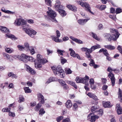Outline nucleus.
I'll return each mask as SVG.
<instances>
[{"instance_id": "obj_4", "label": "nucleus", "mask_w": 122, "mask_h": 122, "mask_svg": "<svg viewBox=\"0 0 122 122\" xmlns=\"http://www.w3.org/2000/svg\"><path fill=\"white\" fill-rule=\"evenodd\" d=\"M0 30L3 32L7 33L6 36L8 38H12V39L14 40L17 39L16 37L14 35L8 33L10 32L9 30L7 29L6 27L0 26Z\"/></svg>"}, {"instance_id": "obj_17", "label": "nucleus", "mask_w": 122, "mask_h": 122, "mask_svg": "<svg viewBox=\"0 0 122 122\" xmlns=\"http://www.w3.org/2000/svg\"><path fill=\"white\" fill-rule=\"evenodd\" d=\"M104 37L108 39V41H110L113 40V36L108 33H105L103 34Z\"/></svg>"}, {"instance_id": "obj_27", "label": "nucleus", "mask_w": 122, "mask_h": 122, "mask_svg": "<svg viewBox=\"0 0 122 122\" xmlns=\"http://www.w3.org/2000/svg\"><path fill=\"white\" fill-rule=\"evenodd\" d=\"M1 10L2 11L6 13L12 14L14 13L13 12L9 10H5V8L4 7H2Z\"/></svg>"}, {"instance_id": "obj_10", "label": "nucleus", "mask_w": 122, "mask_h": 122, "mask_svg": "<svg viewBox=\"0 0 122 122\" xmlns=\"http://www.w3.org/2000/svg\"><path fill=\"white\" fill-rule=\"evenodd\" d=\"M56 36H54L51 37L52 40L56 42H62V40L60 39L59 38L60 36V33L59 31L57 30L56 31Z\"/></svg>"}, {"instance_id": "obj_44", "label": "nucleus", "mask_w": 122, "mask_h": 122, "mask_svg": "<svg viewBox=\"0 0 122 122\" xmlns=\"http://www.w3.org/2000/svg\"><path fill=\"white\" fill-rule=\"evenodd\" d=\"M24 101V99L23 97L21 96H20L19 97V100H18V102L20 103L23 102Z\"/></svg>"}, {"instance_id": "obj_45", "label": "nucleus", "mask_w": 122, "mask_h": 122, "mask_svg": "<svg viewBox=\"0 0 122 122\" xmlns=\"http://www.w3.org/2000/svg\"><path fill=\"white\" fill-rule=\"evenodd\" d=\"M45 1L47 5L50 6L51 5V0H45Z\"/></svg>"}, {"instance_id": "obj_12", "label": "nucleus", "mask_w": 122, "mask_h": 122, "mask_svg": "<svg viewBox=\"0 0 122 122\" xmlns=\"http://www.w3.org/2000/svg\"><path fill=\"white\" fill-rule=\"evenodd\" d=\"M25 21L22 18L17 19L15 22V24L18 26L24 25L25 24Z\"/></svg>"}, {"instance_id": "obj_6", "label": "nucleus", "mask_w": 122, "mask_h": 122, "mask_svg": "<svg viewBox=\"0 0 122 122\" xmlns=\"http://www.w3.org/2000/svg\"><path fill=\"white\" fill-rule=\"evenodd\" d=\"M108 71L110 72L108 74V76L110 78L112 82V85L113 86L115 84V79L114 77V74L111 72L112 71V69L110 67H108L107 69Z\"/></svg>"}, {"instance_id": "obj_38", "label": "nucleus", "mask_w": 122, "mask_h": 122, "mask_svg": "<svg viewBox=\"0 0 122 122\" xmlns=\"http://www.w3.org/2000/svg\"><path fill=\"white\" fill-rule=\"evenodd\" d=\"M17 47L18 48V49L20 51H23L25 50L24 46L22 45H18L17 46Z\"/></svg>"}, {"instance_id": "obj_60", "label": "nucleus", "mask_w": 122, "mask_h": 122, "mask_svg": "<svg viewBox=\"0 0 122 122\" xmlns=\"http://www.w3.org/2000/svg\"><path fill=\"white\" fill-rule=\"evenodd\" d=\"M73 107L75 109H76L78 108V106L76 103H74L73 105Z\"/></svg>"}, {"instance_id": "obj_28", "label": "nucleus", "mask_w": 122, "mask_h": 122, "mask_svg": "<svg viewBox=\"0 0 122 122\" xmlns=\"http://www.w3.org/2000/svg\"><path fill=\"white\" fill-rule=\"evenodd\" d=\"M24 46L25 50L26 51H29V49L30 48L29 44L28 43L26 42L24 44Z\"/></svg>"}, {"instance_id": "obj_20", "label": "nucleus", "mask_w": 122, "mask_h": 122, "mask_svg": "<svg viewBox=\"0 0 122 122\" xmlns=\"http://www.w3.org/2000/svg\"><path fill=\"white\" fill-rule=\"evenodd\" d=\"M25 66L27 71H29V72L30 73L32 74H35L36 72L33 69L31 68L29 66L27 65H26Z\"/></svg>"}, {"instance_id": "obj_19", "label": "nucleus", "mask_w": 122, "mask_h": 122, "mask_svg": "<svg viewBox=\"0 0 122 122\" xmlns=\"http://www.w3.org/2000/svg\"><path fill=\"white\" fill-rule=\"evenodd\" d=\"M92 98L94 100L93 101H92V104L96 105L97 104L98 99L96 95L94 94L92 95Z\"/></svg>"}, {"instance_id": "obj_7", "label": "nucleus", "mask_w": 122, "mask_h": 122, "mask_svg": "<svg viewBox=\"0 0 122 122\" xmlns=\"http://www.w3.org/2000/svg\"><path fill=\"white\" fill-rule=\"evenodd\" d=\"M23 29L25 30V32L27 34L32 38L34 37V36L37 33L36 31L31 28L25 29L23 28Z\"/></svg>"}, {"instance_id": "obj_53", "label": "nucleus", "mask_w": 122, "mask_h": 122, "mask_svg": "<svg viewBox=\"0 0 122 122\" xmlns=\"http://www.w3.org/2000/svg\"><path fill=\"white\" fill-rule=\"evenodd\" d=\"M117 48L119 52L122 54V46L119 45L118 46Z\"/></svg>"}, {"instance_id": "obj_61", "label": "nucleus", "mask_w": 122, "mask_h": 122, "mask_svg": "<svg viewBox=\"0 0 122 122\" xmlns=\"http://www.w3.org/2000/svg\"><path fill=\"white\" fill-rule=\"evenodd\" d=\"M47 51L48 55H49L50 54L52 53L53 52L52 51L49 49L47 50Z\"/></svg>"}, {"instance_id": "obj_33", "label": "nucleus", "mask_w": 122, "mask_h": 122, "mask_svg": "<svg viewBox=\"0 0 122 122\" xmlns=\"http://www.w3.org/2000/svg\"><path fill=\"white\" fill-rule=\"evenodd\" d=\"M41 106V103H38L36 106L35 108L34 109L36 111H38L39 109L40 108Z\"/></svg>"}, {"instance_id": "obj_22", "label": "nucleus", "mask_w": 122, "mask_h": 122, "mask_svg": "<svg viewBox=\"0 0 122 122\" xmlns=\"http://www.w3.org/2000/svg\"><path fill=\"white\" fill-rule=\"evenodd\" d=\"M67 7L69 9L74 12L76 11L77 8L75 6H72L71 5H68L67 6Z\"/></svg>"}, {"instance_id": "obj_21", "label": "nucleus", "mask_w": 122, "mask_h": 122, "mask_svg": "<svg viewBox=\"0 0 122 122\" xmlns=\"http://www.w3.org/2000/svg\"><path fill=\"white\" fill-rule=\"evenodd\" d=\"M65 106L66 107L68 108H71L72 106V104L70 100H68L65 104Z\"/></svg>"}, {"instance_id": "obj_43", "label": "nucleus", "mask_w": 122, "mask_h": 122, "mask_svg": "<svg viewBox=\"0 0 122 122\" xmlns=\"http://www.w3.org/2000/svg\"><path fill=\"white\" fill-rule=\"evenodd\" d=\"M118 94L119 98L122 97V91L120 88H119L118 89Z\"/></svg>"}, {"instance_id": "obj_59", "label": "nucleus", "mask_w": 122, "mask_h": 122, "mask_svg": "<svg viewBox=\"0 0 122 122\" xmlns=\"http://www.w3.org/2000/svg\"><path fill=\"white\" fill-rule=\"evenodd\" d=\"M98 114L100 115L101 116H102L103 114V110L102 109L99 110V111H98Z\"/></svg>"}, {"instance_id": "obj_14", "label": "nucleus", "mask_w": 122, "mask_h": 122, "mask_svg": "<svg viewBox=\"0 0 122 122\" xmlns=\"http://www.w3.org/2000/svg\"><path fill=\"white\" fill-rule=\"evenodd\" d=\"M80 5L83 7H85L86 8V10L88 11L90 13H92V12L90 10L91 8L88 4L86 3H84L81 2V4H80Z\"/></svg>"}, {"instance_id": "obj_46", "label": "nucleus", "mask_w": 122, "mask_h": 122, "mask_svg": "<svg viewBox=\"0 0 122 122\" xmlns=\"http://www.w3.org/2000/svg\"><path fill=\"white\" fill-rule=\"evenodd\" d=\"M66 73L67 74H71L72 72V71L70 69L66 68L65 70Z\"/></svg>"}, {"instance_id": "obj_54", "label": "nucleus", "mask_w": 122, "mask_h": 122, "mask_svg": "<svg viewBox=\"0 0 122 122\" xmlns=\"http://www.w3.org/2000/svg\"><path fill=\"white\" fill-rule=\"evenodd\" d=\"M75 41L79 44H82L83 43L80 40H78L76 38L75 40Z\"/></svg>"}, {"instance_id": "obj_39", "label": "nucleus", "mask_w": 122, "mask_h": 122, "mask_svg": "<svg viewBox=\"0 0 122 122\" xmlns=\"http://www.w3.org/2000/svg\"><path fill=\"white\" fill-rule=\"evenodd\" d=\"M92 66H93L94 68L96 69L99 67V66L95 64L93 60L92 59Z\"/></svg>"}, {"instance_id": "obj_18", "label": "nucleus", "mask_w": 122, "mask_h": 122, "mask_svg": "<svg viewBox=\"0 0 122 122\" xmlns=\"http://www.w3.org/2000/svg\"><path fill=\"white\" fill-rule=\"evenodd\" d=\"M116 108L117 109V113L118 114H122V108L120 107L119 104H117L116 105Z\"/></svg>"}, {"instance_id": "obj_49", "label": "nucleus", "mask_w": 122, "mask_h": 122, "mask_svg": "<svg viewBox=\"0 0 122 122\" xmlns=\"http://www.w3.org/2000/svg\"><path fill=\"white\" fill-rule=\"evenodd\" d=\"M61 62L62 64H63L66 62L67 60L66 59L62 57H61Z\"/></svg>"}, {"instance_id": "obj_1", "label": "nucleus", "mask_w": 122, "mask_h": 122, "mask_svg": "<svg viewBox=\"0 0 122 122\" xmlns=\"http://www.w3.org/2000/svg\"><path fill=\"white\" fill-rule=\"evenodd\" d=\"M51 68L55 75L59 76L61 78H63L65 76L64 71L61 66H58L56 67L53 66L51 67Z\"/></svg>"}, {"instance_id": "obj_62", "label": "nucleus", "mask_w": 122, "mask_h": 122, "mask_svg": "<svg viewBox=\"0 0 122 122\" xmlns=\"http://www.w3.org/2000/svg\"><path fill=\"white\" fill-rule=\"evenodd\" d=\"M115 9L114 8H111L110 9V12L112 13H113L115 11Z\"/></svg>"}, {"instance_id": "obj_58", "label": "nucleus", "mask_w": 122, "mask_h": 122, "mask_svg": "<svg viewBox=\"0 0 122 122\" xmlns=\"http://www.w3.org/2000/svg\"><path fill=\"white\" fill-rule=\"evenodd\" d=\"M70 119L69 118H66L63 120L62 122H70Z\"/></svg>"}, {"instance_id": "obj_8", "label": "nucleus", "mask_w": 122, "mask_h": 122, "mask_svg": "<svg viewBox=\"0 0 122 122\" xmlns=\"http://www.w3.org/2000/svg\"><path fill=\"white\" fill-rule=\"evenodd\" d=\"M32 58V57H30L24 54H22L19 57L20 60L25 62H26Z\"/></svg>"}, {"instance_id": "obj_23", "label": "nucleus", "mask_w": 122, "mask_h": 122, "mask_svg": "<svg viewBox=\"0 0 122 122\" xmlns=\"http://www.w3.org/2000/svg\"><path fill=\"white\" fill-rule=\"evenodd\" d=\"M63 6L61 5H58L55 4L54 8L56 10L59 11L63 8Z\"/></svg>"}, {"instance_id": "obj_47", "label": "nucleus", "mask_w": 122, "mask_h": 122, "mask_svg": "<svg viewBox=\"0 0 122 122\" xmlns=\"http://www.w3.org/2000/svg\"><path fill=\"white\" fill-rule=\"evenodd\" d=\"M122 12V10L120 8H118L116 9V13L118 14Z\"/></svg>"}, {"instance_id": "obj_13", "label": "nucleus", "mask_w": 122, "mask_h": 122, "mask_svg": "<svg viewBox=\"0 0 122 122\" xmlns=\"http://www.w3.org/2000/svg\"><path fill=\"white\" fill-rule=\"evenodd\" d=\"M69 51H70L71 55L73 57H76L79 59H80V56L77 54H76L75 51L72 48H70L69 49Z\"/></svg>"}, {"instance_id": "obj_35", "label": "nucleus", "mask_w": 122, "mask_h": 122, "mask_svg": "<svg viewBox=\"0 0 122 122\" xmlns=\"http://www.w3.org/2000/svg\"><path fill=\"white\" fill-rule=\"evenodd\" d=\"M24 89L26 93H30L31 92V90L29 88V87H24Z\"/></svg>"}, {"instance_id": "obj_30", "label": "nucleus", "mask_w": 122, "mask_h": 122, "mask_svg": "<svg viewBox=\"0 0 122 122\" xmlns=\"http://www.w3.org/2000/svg\"><path fill=\"white\" fill-rule=\"evenodd\" d=\"M5 51L8 53H11L14 51V50L12 48L6 47L5 49Z\"/></svg>"}, {"instance_id": "obj_29", "label": "nucleus", "mask_w": 122, "mask_h": 122, "mask_svg": "<svg viewBox=\"0 0 122 122\" xmlns=\"http://www.w3.org/2000/svg\"><path fill=\"white\" fill-rule=\"evenodd\" d=\"M67 83L73 86L76 89H77V86L76 85L75 83L74 82L72 81H68Z\"/></svg>"}, {"instance_id": "obj_15", "label": "nucleus", "mask_w": 122, "mask_h": 122, "mask_svg": "<svg viewBox=\"0 0 122 122\" xmlns=\"http://www.w3.org/2000/svg\"><path fill=\"white\" fill-rule=\"evenodd\" d=\"M90 18H88L87 19H81L78 20V22L79 24L83 25L88 20H90Z\"/></svg>"}, {"instance_id": "obj_52", "label": "nucleus", "mask_w": 122, "mask_h": 122, "mask_svg": "<svg viewBox=\"0 0 122 122\" xmlns=\"http://www.w3.org/2000/svg\"><path fill=\"white\" fill-rule=\"evenodd\" d=\"M87 120L90 121L92 120V113H90L88 116L87 117Z\"/></svg>"}, {"instance_id": "obj_41", "label": "nucleus", "mask_w": 122, "mask_h": 122, "mask_svg": "<svg viewBox=\"0 0 122 122\" xmlns=\"http://www.w3.org/2000/svg\"><path fill=\"white\" fill-rule=\"evenodd\" d=\"M29 51H30V53L32 55L33 54L35 53L34 48L32 46L30 47Z\"/></svg>"}, {"instance_id": "obj_11", "label": "nucleus", "mask_w": 122, "mask_h": 122, "mask_svg": "<svg viewBox=\"0 0 122 122\" xmlns=\"http://www.w3.org/2000/svg\"><path fill=\"white\" fill-rule=\"evenodd\" d=\"M91 48H92L90 49H88L87 48L84 47L81 48V50L83 51H86L85 53L86 57L90 58L91 55L90 53L92 52Z\"/></svg>"}, {"instance_id": "obj_51", "label": "nucleus", "mask_w": 122, "mask_h": 122, "mask_svg": "<svg viewBox=\"0 0 122 122\" xmlns=\"http://www.w3.org/2000/svg\"><path fill=\"white\" fill-rule=\"evenodd\" d=\"M99 7V9L101 10H102L105 9L106 7V6L105 5H100Z\"/></svg>"}, {"instance_id": "obj_32", "label": "nucleus", "mask_w": 122, "mask_h": 122, "mask_svg": "<svg viewBox=\"0 0 122 122\" xmlns=\"http://www.w3.org/2000/svg\"><path fill=\"white\" fill-rule=\"evenodd\" d=\"M58 12H59L60 14L62 16H65L66 15V13L65 11L64 10H62L61 9Z\"/></svg>"}, {"instance_id": "obj_55", "label": "nucleus", "mask_w": 122, "mask_h": 122, "mask_svg": "<svg viewBox=\"0 0 122 122\" xmlns=\"http://www.w3.org/2000/svg\"><path fill=\"white\" fill-rule=\"evenodd\" d=\"M63 118V116L59 117L57 118V121L58 122H59Z\"/></svg>"}, {"instance_id": "obj_3", "label": "nucleus", "mask_w": 122, "mask_h": 122, "mask_svg": "<svg viewBox=\"0 0 122 122\" xmlns=\"http://www.w3.org/2000/svg\"><path fill=\"white\" fill-rule=\"evenodd\" d=\"M89 79V77L86 75L85 77L83 78L77 77L75 80L77 83H82L85 84L84 88L86 90L88 91L89 88L87 86L89 85L88 80Z\"/></svg>"}, {"instance_id": "obj_48", "label": "nucleus", "mask_w": 122, "mask_h": 122, "mask_svg": "<svg viewBox=\"0 0 122 122\" xmlns=\"http://www.w3.org/2000/svg\"><path fill=\"white\" fill-rule=\"evenodd\" d=\"M45 113V111L44 110V109L43 108H41L39 111V114L42 115Z\"/></svg>"}, {"instance_id": "obj_36", "label": "nucleus", "mask_w": 122, "mask_h": 122, "mask_svg": "<svg viewBox=\"0 0 122 122\" xmlns=\"http://www.w3.org/2000/svg\"><path fill=\"white\" fill-rule=\"evenodd\" d=\"M99 118V117L96 115H95L92 116V122H95L96 119Z\"/></svg>"}, {"instance_id": "obj_9", "label": "nucleus", "mask_w": 122, "mask_h": 122, "mask_svg": "<svg viewBox=\"0 0 122 122\" xmlns=\"http://www.w3.org/2000/svg\"><path fill=\"white\" fill-rule=\"evenodd\" d=\"M110 31L112 33H114V34H112L113 40H116L118 38L120 35V34L118 32V31L114 28L111 29Z\"/></svg>"}, {"instance_id": "obj_2", "label": "nucleus", "mask_w": 122, "mask_h": 122, "mask_svg": "<svg viewBox=\"0 0 122 122\" xmlns=\"http://www.w3.org/2000/svg\"><path fill=\"white\" fill-rule=\"evenodd\" d=\"M37 61L35 62V67L36 68H38L41 67L42 66V64H44L46 62L47 60L44 59L42 58L41 55L38 54L37 55Z\"/></svg>"}, {"instance_id": "obj_40", "label": "nucleus", "mask_w": 122, "mask_h": 122, "mask_svg": "<svg viewBox=\"0 0 122 122\" xmlns=\"http://www.w3.org/2000/svg\"><path fill=\"white\" fill-rule=\"evenodd\" d=\"M3 56L7 59H9L10 58V56L9 54L5 53H3Z\"/></svg>"}, {"instance_id": "obj_34", "label": "nucleus", "mask_w": 122, "mask_h": 122, "mask_svg": "<svg viewBox=\"0 0 122 122\" xmlns=\"http://www.w3.org/2000/svg\"><path fill=\"white\" fill-rule=\"evenodd\" d=\"M101 48L100 45L99 44H97L96 45L92 46V51Z\"/></svg>"}, {"instance_id": "obj_16", "label": "nucleus", "mask_w": 122, "mask_h": 122, "mask_svg": "<svg viewBox=\"0 0 122 122\" xmlns=\"http://www.w3.org/2000/svg\"><path fill=\"white\" fill-rule=\"evenodd\" d=\"M38 97L39 100L42 104H43L45 102L44 98L43 96L40 93L38 94Z\"/></svg>"}, {"instance_id": "obj_26", "label": "nucleus", "mask_w": 122, "mask_h": 122, "mask_svg": "<svg viewBox=\"0 0 122 122\" xmlns=\"http://www.w3.org/2000/svg\"><path fill=\"white\" fill-rule=\"evenodd\" d=\"M104 46L107 49L110 50H114L115 48V47L114 46L110 45H105Z\"/></svg>"}, {"instance_id": "obj_63", "label": "nucleus", "mask_w": 122, "mask_h": 122, "mask_svg": "<svg viewBox=\"0 0 122 122\" xmlns=\"http://www.w3.org/2000/svg\"><path fill=\"white\" fill-rule=\"evenodd\" d=\"M69 39V38L67 36L64 37L63 38V40L64 41H66L68 40Z\"/></svg>"}, {"instance_id": "obj_57", "label": "nucleus", "mask_w": 122, "mask_h": 122, "mask_svg": "<svg viewBox=\"0 0 122 122\" xmlns=\"http://www.w3.org/2000/svg\"><path fill=\"white\" fill-rule=\"evenodd\" d=\"M103 25L102 24H100L98 26V29L99 30H101L102 29Z\"/></svg>"}, {"instance_id": "obj_25", "label": "nucleus", "mask_w": 122, "mask_h": 122, "mask_svg": "<svg viewBox=\"0 0 122 122\" xmlns=\"http://www.w3.org/2000/svg\"><path fill=\"white\" fill-rule=\"evenodd\" d=\"M103 105L105 107H111L110 103L109 102H105L103 103Z\"/></svg>"}, {"instance_id": "obj_50", "label": "nucleus", "mask_w": 122, "mask_h": 122, "mask_svg": "<svg viewBox=\"0 0 122 122\" xmlns=\"http://www.w3.org/2000/svg\"><path fill=\"white\" fill-rule=\"evenodd\" d=\"M10 108H5L3 109L2 110V111L3 112H9L10 110Z\"/></svg>"}, {"instance_id": "obj_42", "label": "nucleus", "mask_w": 122, "mask_h": 122, "mask_svg": "<svg viewBox=\"0 0 122 122\" xmlns=\"http://www.w3.org/2000/svg\"><path fill=\"white\" fill-rule=\"evenodd\" d=\"M57 51L59 54L62 56L63 55V53L65 52V51L64 50H61L59 49H57Z\"/></svg>"}, {"instance_id": "obj_56", "label": "nucleus", "mask_w": 122, "mask_h": 122, "mask_svg": "<svg viewBox=\"0 0 122 122\" xmlns=\"http://www.w3.org/2000/svg\"><path fill=\"white\" fill-rule=\"evenodd\" d=\"M103 53L106 56H109V54L108 53L107 50L106 49L104 50Z\"/></svg>"}, {"instance_id": "obj_5", "label": "nucleus", "mask_w": 122, "mask_h": 122, "mask_svg": "<svg viewBox=\"0 0 122 122\" xmlns=\"http://www.w3.org/2000/svg\"><path fill=\"white\" fill-rule=\"evenodd\" d=\"M48 11H47L48 15V16H50L51 19L53 22L56 21L55 17L56 16V14L54 11L51 9V8L50 7H48Z\"/></svg>"}, {"instance_id": "obj_37", "label": "nucleus", "mask_w": 122, "mask_h": 122, "mask_svg": "<svg viewBox=\"0 0 122 122\" xmlns=\"http://www.w3.org/2000/svg\"><path fill=\"white\" fill-rule=\"evenodd\" d=\"M56 80L57 79L56 78L52 77H51L49 79V81H47L46 83L47 84H48L51 82L56 81Z\"/></svg>"}, {"instance_id": "obj_31", "label": "nucleus", "mask_w": 122, "mask_h": 122, "mask_svg": "<svg viewBox=\"0 0 122 122\" xmlns=\"http://www.w3.org/2000/svg\"><path fill=\"white\" fill-rule=\"evenodd\" d=\"M92 37L93 38L96 40L99 41L100 40V39L97 36V35L95 33L92 32Z\"/></svg>"}, {"instance_id": "obj_24", "label": "nucleus", "mask_w": 122, "mask_h": 122, "mask_svg": "<svg viewBox=\"0 0 122 122\" xmlns=\"http://www.w3.org/2000/svg\"><path fill=\"white\" fill-rule=\"evenodd\" d=\"M98 111H99V109L97 105L92 106V114L98 112Z\"/></svg>"}, {"instance_id": "obj_64", "label": "nucleus", "mask_w": 122, "mask_h": 122, "mask_svg": "<svg viewBox=\"0 0 122 122\" xmlns=\"http://www.w3.org/2000/svg\"><path fill=\"white\" fill-rule=\"evenodd\" d=\"M9 88H13L14 87V85L13 83H11L8 86Z\"/></svg>"}]
</instances>
